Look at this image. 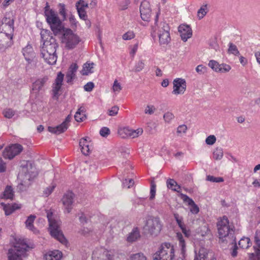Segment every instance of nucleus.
Instances as JSON below:
<instances>
[{
  "instance_id": "4468645a",
  "label": "nucleus",
  "mask_w": 260,
  "mask_h": 260,
  "mask_svg": "<svg viewBox=\"0 0 260 260\" xmlns=\"http://www.w3.org/2000/svg\"><path fill=\"white\" fill-rule=\"evenodd\" d=\"M141 17L143 20L148 22L150 20L151 9L150 4L146 1H143L140 7Z\"/></svg>"
},
{
  "instance_id": "8fccbe9b",
  "label": "nucleus",
  "mask_w": 260,
  "mask_h": 260,
  "mask_svg": "<svg viewBox=\"0 0 260 260\" xmlns=\"http://www.w3.org/2000/svg\"><path fill=\"white\" fill-rule=\"evenodd\" d=\"M119 110V108L117 106H113L108 110V114L110 116H116L118 114Z\"/></svg>"
},
{
  "instance_id": "49530a36",
  "label": "nucleus",
  "mask_w": 260,
  "mask_h": 260,
  "mask_svg": "<svg viewBox=\"0 0 260 260\" xmlns=\"http://www.w3.org/2000/svg\"><path fill=\"white\" fill-rule=\"evenodd\" d=\"M16 114V112L12 109H7L3 111L4 116L7 118H11Z\"/></svg>"
},
{
  "instance_id": "5701e85b",
  "label": "nucleus",
  "mask_w": 260,
  "mask_h": 260,
  "mask_svg": "<svg viewBox=\"0 0 260 260\" xmlns=\"http://www.w3.org/2000/svg\"><path fill=\"white\" fill-rule=\"evenodd\" d=\"M62 256V252L58 250L50 251L44 255L45 260H60Z\"/></svg>"
},
{
  "instance_id": "13d9d810",
  "label": "nucleus",
  "mask_w": 260,
  "mask_h": 260,
  "mask_svg": "<svg viewBox=\"0 0 260 260\" xmlns=\"http://www.w3.org/2000/svg\"><path fill=\"white\" fill-rule=\"evenodd\" d=\"M69 21L71 24V27L73 29L76 27L77 22L75 18V16L72 14L70 15L69 18Z\"/></svg>"
},
{
  "instance_id": "20e7f679",
  "label": "nucleus",
  "mask_w": 260,
  "mask_h": 260,
  "mask_svg": "<svg viewBox=\"0 0 260 260\" xmlns=\"http://www.w3.org/2000/svg\"><path fill=\"white\" fill-rule=\"evenodd\" d=\"M46 213L51 235L61 243H66V239L60 229V221L55 218L50 210H47Z\"/></svg>"
},
{
  "instance_id": "680f3d73",
  "label": "nucleus",
  "mask_w": 260,
  "mask_h": 260,
  "mask_svg": "<svg viewBox=\"0 0 260 260\" xmlns=\"http://www.w3.org/2000/svg\"><path fill=\"white\" fill-rule=\"evenodd\" d=\"M134 184V181L132 179H130L128 180L125 179L123 182V185L124 186H127L128 188L132 187Z\"/></svg>"
},
{
  "instance_id": "c756f323",
  "label": "nucleus",
  "mask_w": 260,
  "mask_h": 260,
  "mask_svg": "<svg viewBox=\"0 0 260 260\" xmlns=\"http://www.w3.org/2000/svg\"><path fill=\"white\" fill-rule=\"evenodd\" d=\"M177 240L179 241V245L181 247L182 254L184 256L186 252V244L183 235L180 233H177L176 234Z\"/></svg>"
},
{
  "instance_id": "9d476101",
  "label": "nucleus",
  "mask_w": 260,
  "mask_h": 260,
  "mask_svg": "<svg viewBox=\"0 0 260 260\" xmlns=\"http://www.w3.org/2000/svg\"><path fill=\"white\" fill-rule=\"evenodd\" d=\"M93 255L103 260H119V254L114 250L100 248L93 252Z\"/></svg>"
},
{
  "instance_id": "1a4fd4ad",
  "label": "nucleus",
  "mask_w": 260,
  "mask_h": 260,
  "mask_svg": "<svg viewBox=\"0 0 260 260\" xmlns=\"http://www.w3.org/2000/svg\"><path fill=\"white\" fill-rule=\"evenodd\" d=\"M61 35L59 37L61 43L64 44V47L68 49L75 48L81 41L79 37L76 34H57Z\"/></svg>"
},
{
  "instance_id": "ddd939ff",
  "label": "nucleus",
  "mask_w": 260,
  "mask_h": 260,
  "mask_svg": "<svg viewBox=\"0 0 260 260\" xmlns=\"http://www.w3.org/2000/svg\"><path fill=\"white\" fill-rule=\"evenodd\" d=\"M172 93L175 95L183 94L186 89V82L184 79L176 78L173 82Z\"/></svg>"
},
{
  "instance_id": "3c124183",
  "label": "nucleus",
  "mask_w": 260,
  "mask_h": 260,
  "mask_svg": "<svg viewBox=\"0 0 260 260\" xmlns=\"http://www.w3.org/2000/svg\"><path fill=\"white\" fill-rule=\"evenodd\" d=\"M206 180L212 182H222L223 181V179L222 177H215L211 175L207 176Z\"/></svg>"
},
{
  "instance_id": "cd10ccee",
  "label": "nucleus",
  "mask_w": 260,
  "mask_h": 260,
  "mask_svg": "<svg viewBox=\"0 0 260 260\" xmlns=\"http://www.w3.org/2000/svg\"><path fill=\"white\" fill-rule=\"evenodd\" d=\"M140 237V232L137 228L133 229L127 237V241L132 243L136 241Z\"/></svg>"
},
{
  "instance_id": "37998d69",
  "label": "nucleus",
  "mask_w": 260,
  "mask_h": 260,
  "mask_svg": "<svg viewBox=\"0 0 260 260\" xmlns=\"http://www.w3.org/2000/svg\"><path fill=\"white\" fill-rule=\"evenodd\" d=\"M207 13V6L205 5L201 7L198 11L197 16L199 19H202Z\"/></svg>"
},
{
  "instance_id": "de8ad7c7",
  "label": "nucleus",
  "mask_w": 260,
  "mask_h": 260,
  "mask_svg": "<svg viewBox=\"0 0 260 260\" xmlns=\"http://www.w3.org/2000/svg\"><path fill=\"white\" fill-rule=\"evenodd\" d=\"M187 130V126L185 124H181L177 127L176 132L178 136H181L182 134H185Z\"/></svg>"
},
{
  "instance_id": "423d86ee",
  "label": "nucleus",
  "mask_w": 260,
  "mask_h": 260,
  "mask_svg": "<svg viewBox=\"0 0 260 260\" xmlns=\"http://www.w3.org/2000/svg\"><path fill=\"white\" fill-rule=\"evenodd\" d=\"M174 246L170 243H162L158 251L153 255L154 260H173L175 256Z\"/></svg>"
},
{
  "instance_id": "393cba45",
  "label": "nucleus",
  "mask_w": 260,
  "mask_h": 260,
  "mask_svg": "<svg viewBox=\"0 0 260 260\" xmlns=\"http://www.w3.org/2000/svg\"><path fill=\"white\" fill-rule=\"evenodd\" d=\"M255 244L254 246L255 253L250 254L249 258L250 260H260V240L255 238Z\"/></svg>"
},
{
  "instance_id": "7ed1b4c3",
  "label": "nucleus",
  "mask_w": 260,
  "mask_h": 260,
  "mask_svg": "<svg viewBox=\"0 0 260 260\" xmlns=\"http://www.w3.org/2000/svg\"><path fill=\"white\" fill-rule=\"evenodd\" d=\"M23 172L21 182L17 186V188L21 191L26 190L30 185L32 179L38 175L36 167L29 161H27L23 167Z\"/></svg>"
},
{
  "instance_id": "c03bdc74",
  "label": "nucleus",
  "mask_w": 260,
  "mask_h": 260,
  "mask_svg": "<svg viewBox=\"0 0 260 260\" xmlns=\"http://www.w3.org/2000/svg\"><path fill=\"white\" fill-rule=\"evenodd\" d=\"M179 32H192L190 26L187 24H181L178 27Z\"/></svg>"
},
{
  "instance_id": "72a5a7b5",
  "label": "nucleus",
  "mask_w": 260,
  "mask_h": 260,
  "mask_svg": "<svg viewBox=\"0 0 260 260\" xmlns=\"http://www.w3.org/2000/svg\"><path fill=\"white\" fill-rule=\"evenodd\" d=\"M158 37L161 45L167 44L171 40L170 34H159Z\"/></svg>"
},
{
  "instance_id": "f3484780",
  "label": "nucleus",
  "mask_w": 260,
  "mask_h": 260,
  "mask_svg": "<svg viewBox=\"0 0 260 260\" xmlns=\"http://www.w3.org/2000/svg\"><path fill=\"white\" fill-rule=\"evenodd\" d=\"M76 9L79 17L84 20L87 18L85 9L88 7V4L83 0H80L76 4Z\"/></svg>"
},
{
  "instance_id": "b1692460",
  "label": "nucleus",
  "mask_w": 260,
  "mask_h": 260,
  "mask_svg": "<svg viewBox=\"0 0 260 260\" xmlns=\"http://www.w3.org/2000/svg\"><path fill=\"white\" fill-rule=\"evenodd\" d=\"M22 52L25 59L28 62H29L32 60V58L34 57L35 52L31 45H27L23 49Z\"/></svg>"
},
{
  "instance_id": "2f4dec72",
  "label": "nucleus",
  "mask_w": 260,
  "mask_h": 260,
  "mask_svg": "<svg viewBox=\"0 0 260 260\" xmlns=\"http://www.w3.org/2000/svg\"><path fill=\"white\" fill-rule=\"evenodd\" d=\"M14 192L12 186L7 185L4 191L3 195L5 199L12 200L14 196Z\"/></svg>"
},
{
  "instance_id": "bf43d9fd",
  "label": "nucleus",
  "mask_w": 260,
  "mask_h": 260,
  "mask_svg": "<svg viewBox=\"0 0 260 260\" xmlns=\"http://www.w3.org/2000/svg\"><path fill=\"white\" fill-rule=\"evenodd\" d=\"M4 210L6 215H9L14 211L13 209V207L10 205H5L4 207Z\"/></svg>"
},
{
  "instance_id": "a211bd4d",
  "label": "nucleus",
  "mask_w": 260,
  "mask_h": 260,
  "mask_svg": "<svg viewBox=\"0 0 260 260\" xmlns=\"http://www.w3.org/2000/svg\"><path fill=\"white\" fill-rule=\"evenodd\" d=\"M42 57L44 58L45 61L49 64H55L57 56L56 51L49 52L41 51Z\"/></svg>"
},
{
  "instance_id": "774afa93",
  "label": "nucleus",
  "mask_w": 260,
  "mask_h": 260,
  "mask_svg": "<svg viewBox=\"0 0 260 260\" xmlns=\"http://www.w3.org/2000/svg\"><path fill=\"white\" fill-rule=\"evenodd\" d=\"M192 34H180V37L182 40L186 42L187 40L192 37Z\"/></svg>"
},
{
  "instance_id": "4c0bfd02",
  "label": "nucleus",
  "mask_w": 260,
  "mask_h": 260,
  "mask_svg": "<svg viewBox=\"0 0 260 260\" xmlns=\"http://www.w3.org/2000/svg\"><path fill=\"white\" fill-rule=\"evenodd\" d=\"M131 129L127 127H123L118 129V134L122 138L129 137Z\"/></svg>"
},
{
  "instance_id": "c9c22d12",
  "label": "nucleus",
  "mask_w": 260,
  "mask_h": 260,
  "mask_svg": "<svg viewBox=\"0 0 260 260\" xmlns=\"http://www.w3.org/2000/svg\"><path fill=\"white\" fill-rule=\"evenodd\" d=\"M223 156V150L221 148L217 147L213 152V157L215 160H220Z\"/></svg>"
},
{
  "instance_id": "052dcab7",
  "label": "nucleus",
  "mask_w": 260,
  "mask_h": 260,
  "mask_svg": "<svg viewBox=\"0 0 260 260\" xmlns=\"http://www.w3.org/2000/svg\"><path fill=\"white\" fill-rule=\"evenodd\" d=\"M100 134L102 136L106 137L110 134V129L107 127H103L101 129Z\"/></svg>"
},
{
  "instance_id": "2eb2a0df",
  "label": "nucleus",
  "mask_w": 260,
  "mask_h": 260,
  "mask_svg": "<svg viewBox=\"0 0 260 260\" xmlns=\"http://www.w3.org/2000/svg\"><path fill=\"white\" fill-rule=\"evenodd\" d=\"M208 66L216 72L226 73L231 70V67L230 65L225 63L219 64L217 61L214 60H210Z\"/></svg>"
},
{
  "instance_id": "e2e57ef3",
  "label": "nucleus",
  "mask_w": 260,
  "mask_h": 260,
  "mask_svg": "<svg viewBox=\"0 0 260 260\" xmlns=\"http://www.w3.org/2000/svg\"><path fill=\"white\" fill-rule=\"evenodd\" d=\"M160 26H161V30H160V32H169L170 27H169L168 24H167L165 22H162V23H161Z\"/></svg>"
},
{
  "instance_id": "0eeeda50",
  "label": "nucleus",
  "mask_w": 260,
  "mask_h": 260,
  "mask_svg": "<svg viewBox=\"0 0 260 260\" xmlns=\"http://www.w3.org/2000/svg\"><path fill=\"white\" fill-rule=\"evenodd\" d=\"M42 40L43 42L41 49L42 51H56L58 45L55 37L57 34H41Z\"/></svg>"
},
{
  "instance_id": "f03ea898",
  "label": "nucleus",
  "mask_w": 260,
  "mask_h": 260,
  "mask_svg": "<svg viewBox=\"0 0 260 260\" xmlns=\"http://www.w3.org/2000/svg\"><path fill=\"white\" fill-rule=\"evenodd\" d=\"M217 226L220 243H233L235 241V232L226 216H223L217 222Z\"/></svg>"
},
{
  "instance_id": "09e8293b",
  "label": "nucleus",
  "mask_w": 260,
  "mask_h": 260,
  "mask_svg": "<svg viewBox=\"0 0 260 260\" xmlns=\"http://www.w3.org/2000/svg\"><path fill=\"white\" fill-rule=\"evenodd\" d=\"M156 192V184L153 180L151 181L150 200H153L155 198Z\"/></svg>"
},
{
  "instance_id": "c85d7f7f",
  "label": "nucleus",
  "mask_w": 260,
  "mask_h": 260,
  "mask_svg": "<svg viewBox=\"0 0 260 260\" xmlns=\"http://www.w3.org/2000/svg\"><path fill=\"white\" fill-rule=\"evenodd\" d=\"M74 118L77 122H82L86 119L85 111L83 107H80L78 109L75 114Z\"/></svg>"
},
{
  "instance_id": "ea45409f",
  "label": "nucleus",
  "mask_w": 260,
  "mask_h": 260,
  "mask_svg": "<svg viewBox=\"0 0 260 260\" xmlns=\"http://www.w3.org/2000/svg\"><path fill=\"white\" fill-rule=\"evenodd\" d=\"M59 13L62 17V20L64 21L67 19V10L66 9L65 5L63 4H59Z\"/></svg>"
},
{
  "instance_id": "603ef678",
  "label": "nucleus",
  "mask_w": 260,
  "mask_h": 260,
  "mask_svg": "<svg viewBox=\"0 0 260 260\" xmlns=\"http://www.w3.org/2000/svg\"><path fill=\"white\" fill-rule=\"evenodd\" d=\"M207 68L205 66L200 64L196 68V72L200 75H203L207 73Z\"/></svg>"
},
{
  "instance_id": "412c9836",
  "label": "nucleus",
  "mask_w": 260,
  "mask_h": 260,
  "mask_svg": "<svg viewBox=\"0 0 260 260\" xmlns=\"http://www.w3.org/2000/svg\"><path fill=\"white\" fill-rule=\"evenodd\" d=\"M49 80V77L47 76H45L42 77L38 78L32 84V89L34 91L39 92L42 90V88L45 85Z\"/></svg>"
},
{
  "instance_id": "6ab92c4d",
  "label": "nucleus",
  "mask_w": 260,
  "mask_h": 260,
  "mask_svg": "<svg viewBox=\"0 0 260 260\" xmlns=\"http://www.w3.org/2000/svg\"><path fill=\"white\" fill-rule=\"evenodd\" d=\"M78 68V66L76 63H73L70 66L66 76L68 83H72L73 80L76 78V73Z\"/></svg>"
},
{
  "instance_id": "a878e982",
  "label": "nucleus",
  "mask_w": 260,
  "mask_h": 260,
  "mask_svg": "<svg viewBox=\"0 0 260 260\" xmlns=\"http://www.w3.org/2000/svg\"><path fill=\"white\" fill-rule=\"evenodd\" d=\"M68 128V125L62 122L56 127H48V131L53 134L59 135L65 132Z\"/></svg>"
},
{
  "instance_id": "473e14b6",
  "label": "nucleus",
  "mask_w": 260,
  "mask_h": 260,
  "mask_svg": "<svg viewBox=\"0 0 260 260\" xmlns=\"http://www.w3.org/2000/svg\"><path fill=\"white\" fill-rule=\"evenodd\" d=\"M94 64L93 63H85L83 66V69L81 71V73L82 75H87L89 73H92L93 71L92 69L93 67Z\"/></svg>"
},
{
  "instance_id": "864d4df0",
  "label": "nucleus",
  "mask_w": 260,
  "mask_h": 260,
  "mask_svg": "<svg viewBox=\"0 0 260 260\" xmlns=\"http://www.w3.org/2000/svg\"><path fill=\"white\" fill-rule=\"evenodd\" d=\"M174 114L170 112L166 113L164 115V118L166 122L170 123L171 121L174 118Z\"/></svg>"
},
{
  "instance_id": "aec40b11",
  "label": "nucleus",
  "mask_w": 260,
  "mask_h": 260,
  "mask_svg": "<svg viewBox=\"0 0 260 260\" xmlns=\"http://www.w3.org/2000/svg\"><path fill=\"white\" fill-rule=\"evenodd\" d=\"M12 34H0V45L5 48L11 46L13 43Z\"/></svg>"
},
{
  "instance_id": "bb28decb",
  "label": "nucleus",
  "mask_w": 260,
  "mask_h": 260,
  "mask_svg": "<svg viewBox=\"0 0 260 260\" xmlns=\"http://www.w3.org/2000/svg\"><path fill=\"white\" fill-rule=\"evenodd\" d=\"M36 218L34 215H29L25 222L26 228L30 231L36 233L37 232V229L34 227V222Z\"/></svg>"
},
{
  "instance_id": "5fc2aeb1",
  "label": "nucleus",
  "mask_w": 260,
  "mask_h": 260,
  "mask_svg": "<svg viewBox=\"0 0 260 260\" xmlns=\"http://www.w3.org/2000/svg\"><path fill=\"white\" fill-rule=\"evenodd\" d=\"M55 187L56 186L54 184H52L51 185L47 187L44 190V194L46 197L49 196L53 192Z\"/></svg>"
},
{
  "instance_id": "4d7b16f0",
  "label": "nucleus",
  "mask_w": 260,
  "mask_h": 260,
  "mask_svg": "<svg viewBox=\"0 0 260 260\" xmlns=\"http://www.w3.org/2000/svg\"><path fill=\"white\" fill-rule=\"evenodd\" d=\"M216 141V138L215 136L210 135L206 139L205 142L207 144L212 145L215 143Z\"/></svg>"
},
{
  "instance_id": "f8f14e48",
  "label": "nucleus",
  "mask_w": 260,
  "mask_h": 260,
  "mask_svg": "<svg viewBox=\"0 0 260 260\" xmlns=\"http://www.w3.org/2000/svg\"><path fill=\"white\" fill-rule=\"evenodd\" d=\"M23 149L22 146L19 144H12L5 148L3 152V157L5 158L12 159L15 156L19 154Z\"/></svg>"
},
{
  "instance_id": "79ce46f5",
  "label": "nucleus",
  "mask_w": 260,
  "mask_h": 260,
  "mask_svg": "<svg viewBox=\"0 0 260 260\" xmlns=\"http://www.w3.org/2000/svg\"><path fill=\"white\" fill-rule=\"evenodd\" d=\"M144 61L143 60H139L136 63L133 71L135 72H139L144 69Z\"/></svg>"
},
{
  "instance_id": "4be33fe9",
  "label": "nucleus",
  "mask_w": 260,
  "mask_h": 260,
  "mask_svg": "<svg viewBox=\"0 0 260 260\" xmlns=\"http://www.w3.org/2000/svg\"><path fill=\"white\" fill-rule=\"evenodd\" d=\"M88 137L82 138L80 140L79 146L82 153L85 155H88L90 153V141Z\"/></svg>"
},
{
  "instance_id": "0e129e2a",
  "label": "nucleus",
  "mask_w": 260,
  "mask_h": 260,
  "mask_svg": "<svg viewBox=\"0 0 260 260\" xmlns=\"http://www.w3.org/2000/svg\"><path fill=\"white\" fill-rule=\"evenodd\" d=\"M155 110V109L153 106L148 105L145 110V113L151 115V114H153Z\"/></svg>"
},
{
  "instance_id": "a19ab883",
  "label": "nucleus",
  "mask_w": 260,
  "mask_h": 260,
  "mask_svg": "<svg viewBox=\"0 0 260 260\" xmlns=\"http://www.w3.org/2000/svg\"><path fill=\"white\" fill-rule=\"evenodd\" d=\"M143 132V130L141 128H139L136 130L131 129L129 137L131 138H135L141 136Z\"/></svg>"
},
{
  "instance_id": "39448f33",
  "label": "nucleus",
  "mask_w": 260,
  "mask_h": 260,
  "mask_svg": "<svg viewBox=\"0 0 260 260\" xmlns=\"http://www.w3.org/2000/svg\"><path fill=\"white\" fill-rule=\"evenodd\" d=\"M28 246L24 240H19L14 247L8 251L9 260H23V257L27 256L26 251Z\"/></svg>"
},
{
  "instance_id": "6e6d98bb",
  "label": "nucleus",
  "mask_w": 260,
  "mask_h": 260,
  "mask_svg": "<svg viewBox=\"0 0 260 260\" xmlns=\"http://www.w3.org/2000/svg\"><path fill=\"white\" fill-rule=\"evenodd\" d=\"M174 218L180 228H182L184 225V224L183 222V218L179 215L178 213L174 214Z\"/></svg>"
},
{
  "instance_id": "58836bf2",
  "label": "nucleus",
  "mask_w": 260,
  "mask_h": 260,
  "mask_svg": "<svg viewBox=\"0 0 260 260\" xmlns=\"http://www.w3.org/2000/svg\"><path fill=\"white\" fill-rule=\"evenodd\" d=\"M228 52L229 54H232L234 55L237 56H239L240 54L237 46L232 43H230L229 44Z\"/></svg>"
},
{
  "instance_id": "a18cd8bd",
  "label": "nucleus",
  "mask_w": 260,
  "mask_h": 260,
  "mask_svg": "<svg viewBox=\"0 0 260 260\" xmlns=\"http://www.w3.org/2000/svg\"><path fill=\"white\" fill-rule=\"evenodd\" d=\"M112 89L113 91L116 93H119L122 90L121 84L117 80L114 81Z\"/></svg>"
},
{
  "instance_id": "7c9ffc66",
  "label": "nucleus",
  "mask_w": 260,
  "mask_h": 260,
  "mask_svg": "<svg viewBox=\"0 0 260 260\" xmlns=\"http://www.w3.org/2000/svg\"><path fill=\"white\" fill-rule=\"evenodd\" d=\"M167 187L173 191L180 192V186L173 179H169L167 181Z\"/></svg>"
},
{
  "instance_id": "9b49d317",
  "label": "nucleus",
  "mask_w": 260,
  "mask_h": 260,
  "mask_svg": "<svg viewBox=\"0 0 260 260\" xmlns=\"http://www.w3.org/2000/svg\"><path fill=\"white\" fill-rule=\"evenodd\" d=\"M64 75L61 72L58 73L52 85V96L54 100H57L61 94V87Z\"/></svg>"
},
{
  "instance_id": "dca6fc26",
  "label": "nucleus",
  "mask_w": 260,
  "mask_h": 260,
  "mask_svg": "<svg viewBox=\"0 0 260 260\" xmlns=\"http://www.w3.org/2000/svg\"><path fill=\"white\" fill-rule=\"evenodd\" d=\"M74 194L72 191H68L62 198V203L68 213H70L72 209L74 202Z\"/></svg>"
},
{
  "instance_id": "6e6552de",
  "label": "nucleus",
  "mask_w": 260,
  "mask_h": 260,
  "mask_svg": "<svg viewBox=\"0 0 260 260\" xmlns=\"http://www.w3.org/2000/svg\"><path fill=\"white\" fill-rule=\"evenodd\" d=\"M162 228L160 220L158 217H152L147 220L144 226V232L151 236H156Z\"/></svg>"
},
{
  "instance_id": "f257e3e1",
  "label": "nucleus",
  "mask_w": 260,
  "mask_h": 260,
  "mask_svg": "<svg viewBox=\"0 0 260 260\" xmlns=\"http://www.w3.org/2000/svg\"><path fill=\"white\" fill-rule=\"evenodd\" d=\"M44 15L47 22L49 24L53 32H73L72 30L64 27L57 14L50 9L48 3H46L44 8Z\"/></svg>"
},
{
  "instance_id": "e433bc0d",
  "label": "nucleus",
  "mask_w": 260,
  "mask_h": 260,
  "mask_svg": "<svg viewBox=\"0 0 260 260\" xmlns=\"http://www.w3.org/2000/svg\"><path fill=\"white\" fill-rule=\"evenodd\" d=\"M250 240L249 238L243 237L239 241L240 247L243 249H247L250 247Z\"/></svg>"
},
{
  "instance_id": "338daca9",
  "label": "nucleus",
  "mask_w": 260,
  "mask_h": 260,
  "mask_svg": "<svg viewBox=\"0 0 260 260\" xmlns=\"http://www.w3.org/2000/svg\"><path fill=\"white\" fill-rule=\"evenodd\" d=\"M183 199L184 202H187L188 204L190 206H192V205H194V201L186 195H183Z\"/></svg>"
},
{
  "instance_id": "f704fd0d",
  "label": "nucleus",
  "mask_w": 260,
  "mask_h": 260,
  "mask_svg": "<svg viewBox=\"0 0 260 260\" xmlns=\"http://www.w3.org/2000/svg\"><path fill=\"white\" fill-rule=\"evenodd\" d=\"M126 260H147L146 257L142 253L130 254Z\"/></svg>"
},
{
  "instance_id": "69168bd1",
  "label": "nucleus",
  "mask_w": 260,
  "mask_h": 260,
  "mask_svg": "<svg viewBox=\"0 0 260 260\" xmlns=\"http://www.w3.org/2000/svg\"><path fill=\"white\" fill-rule=\"evenodd\" d=\"M94 83L92 82H89L86 83L84 86V89L86 91H91L94 87Z\"/></svg>"
}]
</instances>
